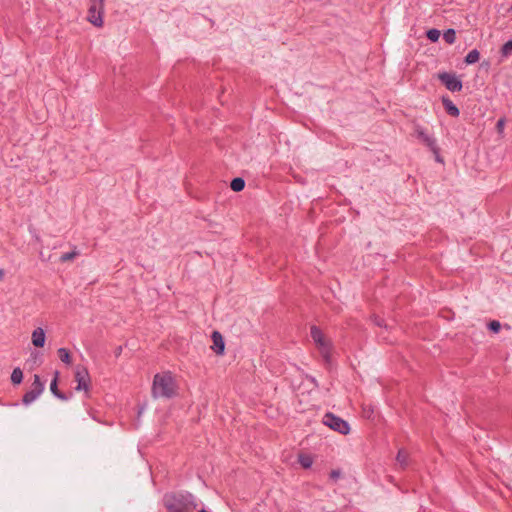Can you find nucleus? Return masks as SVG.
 <instances>
[{
	"instance_id": "obj_1",
	"label": "nucleus",
	"mask_w": 512,
	"mask_h": 512,
	"mask_svg": "<svg viewBox=\"0 0 512 512\" xmlns=\"http://www.w3.org/2000/svg\"><path fill=\"white\" fill-rule=\"evenodd\" d=\"M162 503L168 512H195L198 507L196 497L188 491L167 492Z\"/></svg>"
},
{
	"instance_id": "obj_2",
	"label": "nucleus",
	"mask_w": 512,
	"mask_h": 512,
	"mask_svg": "<svg viewBox=\"0 0 512 512\" xmlns=\"http://www.w3.org/2000/svg\"><path fill=\"white\" fill-rule=\"evenodd\" d=\"M177 393V384L170 371L157 373L152 384L154 398H172Z\"/></svg>"
},
{
	"instance_id": "obj_3",
	"label": "nucleus",
	"mask_w": 512,
	"mask_h": 512,
	"mask_svg": "<svg viewBox=\"0 0 512 512\" xmlns=\"http://www.w3.org/2000/svg\"><path fill=\"white\" fill-rule=\"evenodd\" d=\"M311 338L317 345L321 356L325 360L326 363H329L331 360V343L327 340L321 331V329L317 326L311 327Z\"/></svg>"
},
{
	"instance_id": "obj_4",
	"label": "nucleus",
	"mask_w": 512,
	"mask_h": 512,
	"mask_svg": "<svg viewBox=\"0 0 512 512\" xmlns=\"http://www.w3.org/2000/svg\"><path fill=\"white\" fill-rule=\"evenodd\" d=\"M322 423L330 429L342 434L347 435L350 432V426L347 421L331 412H327L323 416Z\"/></svg>"
},
{
	"instance_id": "obj_5",
	"label": "nucleus",
	"mask_w": 512,
	"mask_h": 512,
	"mask_svg": "<svg viewBox=\"0 0 512 512\" xmlns=\"http://www.w3.org/2000/svg\"><path fill=\"white\" fill-rule=\"evenodd\" d=\"M104 0H90L87 20L95 27L103 26Z\"/></svg>"
},
{
	"instance_id": "obj_6",
	"label": "nucleus",
	"mask_w": 512,
	"mask_h": 512,
	"mask_svg": "<svg viewBox=\"0 0 512 512\" xmlns=\"http://www.w3.org/2000/svg\"><path fill=\"white\" fill-rule=\"evenodd\" d=\"M440 82L451 92H460L463 88V83L454 73L441 72L438 74Z\"/></svg>"
},
{
	"instance_id": "obj_7",
	"label": "nucleus",
	"mask_w": 512,
	"mask_h": 512,
	"mask_svg": "<svg viewBox=\"0 0 512 512\" xmlns=\"http://www.w3.org/2000/svg\"><path fill=\"white\" fill-rule=\"evenodd\" d=\"M75 381L77 382V386L75 389L77 391L84 390L85 392L89 391L90 388V376L86 367L78 365L75 368Z\"/></svg>"
},
{
	"instance_id": "obj_8",
	"label": "nucleus",
	"mask_w": 512,
	"mask_h": 512,
	"mask_svg": "<svg viewBox=\"0 0 512 512\" xmlns=\"http://www.w3.org/2000/svg\"><path fill=\"white\" fill-rule=\"evenodd\" d=\"M416 134L417 137L421 139L432 152H437V141L434 137L428 135L420 126L416 128Z\"/></svg>"
},
{
	"instance_id": "obj_9",
	"label": "nucleus",
	"mask_w": 512,
	"mask_h": 512,
	"mask_svg": "<svg viewBox=\"0 0 512 512\" xmlns=\"http://www.w3.org/2000/svg\"><path fill=\"white\" fill-rule=\"evenodd\" d=\"M212 341L213 345L211 346V349L217 354V355H223L224 349H225V342L222 334L219 331H213L212 332Z\"/></svg>"
},
{
	"instance_id": "obj_10",
	"label": "nucleus",
	"mask_w": 512,
	"mask_h": 512,
	"mask_svg": "<svg viewBox=\"0 0 512 512\" xmlns=\"http://www.w3.org/2000/svg\"><path fill=\"white\" fill-rule=\"evenodd\" d=\"M441 102L446 113L452 117H458L460 115L459 108L453 103L448 96H442Z\"/></svg>"
},
{
	"instance_id": "obj_11",
	"label": "nucleus",
	"mask_w": 512,
	"mask_h": 512,
	"mask_svg": "<svg viewBox=\"0 0 512 512\" xmlns=\"http://www.w3.org/2000/svg\"><path fill=\"white\" fill-rule=\"evenodd\" d=\"M45 331L38 327L32 333V343L35 347L41 348L45 344Z\"/></svg>"
},
{
	"instance_id": "obj_12",
	"label": "nucleus",
	"mask_w": 512,
	"mask_h": 512,
	"mask_svg": "<svg viewBox=\"0 0 512 512\" xmlns=\"http://www.w3.org/2000/svg\"><path fill=\"white\" fill-rule=\"evenodd\" d=\"M58 376H59V372H58V371H56V372H55V377H54V379L51 381V384H50V390H51V393H52L56 398H58V399H60V400L65 401V400H67L68 398H67V396H66L64 393H62V392L58 389V385H57V383H58Z\"/></svg>"
},
{
	"instance_id": "obj_13",
	"label": "nucleus",
	"mask_w": 512,
	"mask_h": 512,
	"mask_svg": "<svg viewBox=\"0 0 512 512\" xmlns=\"http://www.w3.org/2000/svg\"><path fill=\"white\" fill-rule=\"evenodd\" d=\"M479 59H480L479 51L477 49H473V50L469 51L468 54L465 56L464 62L467 65H471V64L478 62Z\"/></svg>"
},
{
	"instance_id": "obj_14",
	"label": "nucleus",
	"mask_w": 512,
	"mask_h": 512,
	"mask_svg": "<svg viewBox=\"0 0 512 512\" xmlns=\"http://www.w3.org/2000/svg\"><path fill=\"white\" fill-rule=\"evenodd\" d=\"M40 396L39 393H37L36 391L30 389L29 391H27L23 397H22V403L24 405H29L31 404L32 402H34L38 397Z\"/></svg>"
},
{
	"instance_id": "obj_15",
	"label": "nucleus",
	"mask_w": 512,
	"mask_h": 512,
	"mask_svg": "<svg viewBox=\"0 0 512 512\" xmlns=\"http://www.w3.org/2000/svg\"><path fill=\"white\" fill-rule=\"evenodd\" d=\"M244 187H245V181L243 178L236 177V178L232 179V181L230 182V188L234 192H240L244 189Z\"/></svg>"
},
{
	"instance_id": "obj_16",
	"label": "nucleus",
	"mask_w": 512,
	"mask_h": 512,
	"mask_svg": "<svg viewBox=\"0 0 512 512\" xmlns=\"http://www.w3.org/2000/svg\"><path fill=\"white\" fill-rule=\"evenodd\" d=\"M79 251L77 250V247L76 246H73V250L70 251V252H67V253H64L60 256V262L64 263V262H68V261H71L73 259H75L78 255H79Z\"/></svg>"
},
{
	"instance_id": "obj_17",
	"label": "nucleus",
	"mask_w": 512,
	"mask_h": 512,
	"mask_svg": "<svg viewBox=\"0 0 512 512\" xmlns=\"http://www.w3.org/2000/svg\"><path fill=\"white\" fill-rule=\"evenodd\" d=\"M396 460L402 468H406L408 466V453L404 449H400L397 453Z\"/></svg>"
},
{
	"instance_id": "obj_18",
	"label": "nucleus",
	"mask_w": 512,
	"mask_h": 512,
	"mask_svg": "<svg viewBox=\"0 0 512 512\" xmlns=\"http://www.w3.org/2000/svg\"><path fill=\"white\" fill-rule=\"evenodd\" d=\"M298 462L299 464L307 469V468H310L313 464V459L310 455L308 454H299L298 456Z\"/></svg>"
},
{
	"instance_id": "obj_19",
	"label": "nucleus",
	"mask_w": 512,
	"mask_h": 512,
	"mask_svg": "<svg viewBox=\"0 0 512 512\" xmlns=\"http://www.w3.org/2000/svg\"><path fill=\"white\" fill-rule=\"evenodd\" d=\"M44 388H45V386H44V383L41 381L40 376L35 374L31 389L41 395L44 391Z\"/></svg>"
},
{
	"instance_id": "obj_20",
	"label": "nucleus",
	"mask_w": 512,
	"mask_h": 512,
	"mask_svg": "<svg viewBox=\"0 0 512 512\" xmlns=\"http://www.w3.org/2000/svg\"><path fill=\"white\" fill-rule=\"evenodd\" d=\"M22 380H23L22 370L19 367L14 368L12 371V374H11V382L14 385H18L22 382Z\"/></svg>"
},
{
	"instance_id": "obj_21",
	"label": "nucleus",
	"mask_w": 512,
	"mask_h": 512,
	"mask_svg": "<svg viewBox=\"0 0 512 512\" xmlns=\"http://www.w3.org/2000/svg\"><path fill=\"white\" fill-rule=\"evenodd\" d=\"M443 39L448 44H453L456 41V32L454 29L450 28L444 31Z\"/></svg>"
},
{
	"instance_id": "obj_22",
	"label": "nucleus",
	"mask_w": 512,
	"mask_h": 512,
	"mask_svg": "<svg viewBox=\"0 0 512 512\" xmlns=\"http://www.w3.org/2000/svg\"><path fill=\"white\" fill-rule=\"evenodd\" d=\"M58 357L60 358V360L66 364H70L71 363V355H70V352L68 349L66 348H59L58 351Z\"/></svg>"
},
{
	"instance_id": "obj_23",
	"label": "nucleus",
	"mask_w": 512,
	"mask_h": 512,
	"mask_svg": "<svg viewBox=\"0 0 512 512\" xmlns=\"http://www.w3.org/2000/svg\"><path fill=\"white\" fill-rule=\"evenodd\" d=\"M426 36L427 38L431 41V42H436L438 41L439 37H440V31L438 29H435V28H432V29H429L427 32H426Z\"/></svg>"
},
{
	"instance_id": "obj_24",
	"label": "nucleus",
	"mask_w": 512,
	"mask_h": 512,
	"mask_svg": "<svg viewBox=\"0 0 512 512\" xmlns=\"http://www.w3.org/2000/svg\"><path fill=\"white\" fill-rule=\"evenodd\" d=\"M512 52V40L507 41L500 50V53L503 57H508Z\"/></svg>"
},
{
	"instance_id": "obj_25",
	"label": "nucleus",
	"mask_w": 512,
	"mask_h": 512,
	"mask_svg": "<svg viewBox=\"0 0 512 512\" xmlns=\"http://www.w3.org/2000/svg\"><path fill=\"white\" fill-rule=\"evenodd\" d=\"M488 329L493 333H498L501 329V324L497 320L490 321L488 324Z\"/></svg>"
},
{
	"instance_id": "obj_26",
	"label": "nucleus",
	"mask_w": 512,
	"mask_h": 512,
	"mask_svg": "<svg viewBox=\"0 0 512 512\" xmlns=\"http://www.w3.org/2000/svg\"><path fill=\"white\" fill-rule=\"evenodd\" d=\"M506 119L505 117L500 118L496 123V130L499 134H503L505 127Z\"/></svg>"
},
{
	"instance_id": "obj_27",
	"label": "nucleus",
	"mask_w": 512,
	"mask_h": 512,
	"mask_svg": "<svg viewBox=\"0 0 512 512\" xmlns=\"http://www.w3.org/2000/svg\"><path fill=\"white\" fill-rule=\"evenodd\" d=\"M341 476V470L340 469H335V470H332L329 474V477L332 481L336 482Z\"/></svg>"
},
{
	"instance_id": "obj_28",
	"label": "nucleus",
	"mask_w": 512,
	"mask_h": 512,
	"mask_svg": "<svg viewBox=\"0 0 512 512\" xmlns=\"http://www.w3.org/2000/svg\"><path fill=\"white\" fill-rule=\"evenodd\" d=\"M373 321H374L375 325H377L379 327H386L384 319L380 318L379 316H374Z\"/></svg>"
},
{
	"instance_id": "obj_29",
	"label": "nucleus",
	"mask_w": 512,
	"mask_h": 512,
	"mask_svg": "<svg viewBox=\"0 0 512 512\" xmlns=\"http://www.w3.org/2000/svg\"><path fill=\"white\" fill-rule=\"evenodd\" d=\"M437 152H433L435 155V160L439 163H443V158L440 156V148L437 146Z\"/></svg>"
},
{
	"instance_id": "obj_30",
	"label": "nucleus",
	"mask_w": 512,
	"mask_h": 512,
	"mask_svg": "<svg viewBox=\"0 0 512 512\" xmlns=\"http://www.w3.org/2000/svg\"><path fill=\"white\" fill-rule=\"evenodd\" d=\"M121 352H122V347L121 346L117 347L115 350L116 357H118L121 354Z\"/></svg>"
},
{
	"instance_id": "obj_31",
	"label": "nucleus",
	"mask_w": 512,
	"mask_h": 512,
	"mask_svg": "<svg viewBox=\"0 0 512 512\" xmlns=\"http://www.w3.org/2000/svg\"><path fill=\"white\" fill-rule=\"evenodd\" d=\"M4 275H5L4 270H3V269H0V281H1V280H3Z\"/></svg>"
},
{
	"instance_id": "obj_32",
	"label": "nucleus",
	"mask_w": 512,
	"mask_h": 512,
	"mask_svg": "<svg viewBox=\"0 0 512 512\" xmlns=\"http://www.w3.org/2000/svg\"><path fill=\"white\" fill-rule=\"evenodd\" d=\"M482 65H484V67H487L489 65V62H483Z\"/></svg>"
},
{
	"instance_id": "obj_33",
	"label": "nucleus",
	"mask_w": 512,
	"mask_h": 512,
	"mask_svg": "<svg viewBox=\"0 0 512 512\" xmlns=\"http://www.w3.org/2000/svg\"><path fill=\"white\" fill-rule=\"evenodd\" d=\"M482 65H484V67H487L489 65V62H483Z\"/></svg>"
}]
</instances>
